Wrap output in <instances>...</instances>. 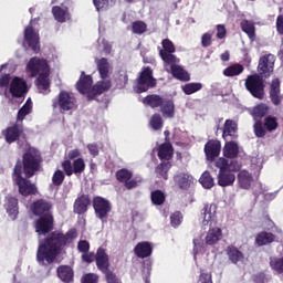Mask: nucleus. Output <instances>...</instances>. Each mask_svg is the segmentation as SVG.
Instances as JSON below:
<instances>
[{"instance_id": "f257e3e1", "label": "nucleus", "mask_w": 283, "mask_h": 283, "mask_svg": "<svg viewBox=\"0 0 283 283\" xmlns=\"http://www.w3.org/2000/svg\"><path fill=\"white\" fill-rule=\"evenodd\" d=\"M78 238L76 228L70 229L66 233L62 231L51 232L44 240L40 241L36 260L39 264H54L57 255L63 253V250Z\"/></svg>"}, {"instance_id": "f03ea898", "label": "nucleus", "mask_w": 283, "mask_h": 283, "mask_svg": "<svg viewBox=\"0 0 283 283\" xmlns=\"http://www.w3.org/2000/svg\"><path fill=\"white\" fill-rule=\"evenodd\" d=\"M27 72L30 73L31 78L38 76L35 85L41 94H50V64H48V60L31 57L27 64Z\"/></svg>"}, {"instance_id": "7ed1b4c3", "label": "nucleus", "mask_w": 283, "mask_h": 283, "mask_svg": "<svg viewBox=\"0 0 283 283\" xmlns=\"http://www.w3.org/2000/svg\"><path fill=\"white\" fill-rule=\"evenodd\" d=\"M12 180L14 185H17L20 196H23V198H28V196H36V193H39L36 184H33L30 178L23 177V167L21 166L20 160L17 161L13 168Z\"/></svg>"}, {"instance_id": "20e7f679", "label": "nucleus", "mask_w": 283, "mask_h": 283, "mask_svg": "<svg viewBox=\"0 0 283 283\" xmlns=\"http://www.w3.org/2000/svg\"><path fill=\"white\" fill-rule=\"evenodd\" d=\"M43 163V156L41 155V151L36 148H29L23 155H22V171L25 176V178H33V176L41 171V165Z\"/></svg>"}, {"instance_id": "39448f33", "label": "nucleus", "mask_w": 283, "mask_h": 283, "mask_svg": "<svg viewBox=\"0 0 283 283\" xmlns=\"http://www.w3.org/2000/svg\"><path fill=\"white\" fill-rule=\"evenodd\" d=\"M280 129V122L275 115H268L263 120L253 124V133L256 138H266V134H273Z\"/></svg>"}, {"instance_id": "423d86ee", "label": "nucleus", "mask_w": 283, "mask_h": 283, "mask_svg": "<svg viewBox=\"0 0 283 283\" xmlns=\"http://www.w3.org/2000/svg\"><path fill=\"white\" fill-rule=\"evenodd\" d=\"M156 85H158V81L154 77V70L151 66H144L136 78V93L143 94L145 92H149V90H154Z\"/></svg>"}, {"instance_id": "0eeeda50", "label": "nucleus", "mask_w": 283, "mask_h": 283, "mask_svg": "<svg viewBox=\"0 0 283 283\" xmlns=\"http://www.w3.org/2000/svg\"><path fill=\"white\" fill-rule=\"evenodd\" d=\"M244 87L253 98L263 101L265 96L264 88L266 85L264 84V77H262V75L258 73L248 75L244 82Z\"/></svg>"}, {"instance_id": "6e6552de", "label": "nucleus", "mask_w": 283, "mask_h": 283, "mask_svg": "<svg viewBox=\"0 0 283 283\" xmlns=\"http://www.w3.org/2000/svg\"><path fill=\"white\" fill-rule=\"evenodd\" d=\"M214 167L219 169V174L217 176L219 187H233V185H235V174L227 170V158H218L214 161Z\"/></svg>"}, {"instance_id": "1a4fd4ad", "label": "nucleus", "mask_w": 283, "mask_h": 283, "mask_svg": "<svg viewBox=\"0 0 283 283\" xmlns=\"http://www.w3.org/2000/svg\"><path fill=\"white\" fill-rule=\"evenodd\" d=\"M33 21H39V18L32 19L30 24L25 27L24 41L34 54H39L41 52V36L39 35V32L34 30V27H32Z\"/></svg>"}, {"instance_id": "9d476101", "label": "nucleus", "mask_w": 283, "mask_h": 283, "mask_svg": "<svg viewBox=\"0 0 283 283\" xmlns=\"http://www.w3.org/2000/svg\"><path fill=\"white\" fill-rule=\"evenodd\" d=\"M258 74L263 78H271L275 70V55L269 53L259 59Z\"/></svg>"}, {"instance_id": "9b49d317", "label": "nucleus", "mask_w": 283, "mask_h": 283, "mask_svg": "<svg viewBox=\"0 0 283 283\" xmlns=\"http://www.w3.org/2000/svg\"><path fill=\"white\" fill-rule=\"evenodd\" d=\"M93 209L95 211L96 218H98V220L102 222H105L112 212V202L103 197H94Z\"/></svg>"}, {"instance_id": "f8f14e48", "label": "nucleus", "mask_w": 283, "mask_h": 283, "mask_svg": "<svg viewBox=\"0 0 283 283\" xmlns=\"http://www.w3.org/2000/svg\"><path fill=\"white\" fill-rule=\"evenodd\" d=\"M161 48H158L159 50V56L161 61H164V65H167V63H180V59H178L176 55H174V52H176V45L171 40L164 39L161 41Z\"/></svg>"}, {"instance_id": "ddd939ff", "label": "nucleus", "mask_w": 283, "mask_h": 283, "mask_svg": "<svg viewBox=\"0 0 283 283\" xmlns=\"http://www.w3.org/2000/svg\"><path fill=\"white\" fill-rule=\"evenodd\" d=\"M52 107L56 109L59 107L62 112H70L76 107V98L67 91H61L57 95V98L53 99Z\"/></svg>"}, {"instance_id": "4468645a", "label": "nucleus", "mask_w": 283, "mask_h": 283, "mask_svg": "<svg viewBox=\"0 0 283 283\" xmlns=\"http://www.w3.org/2000/svg\"><path fill=\"white\" fill-rule=\"evenodd\" d=\"M61 167L65 176H81V174L85 171V159L77 158L74 159L73 163L70 160H64L62 161Z\"/></svg>"}, {"instance_id": "2eb2a0df", "label": "nucleus", "mask_w": 283, "mask_h": 283, "mask_svg": "<svg viewBox=\"0 0 283 283\" xmlns=\"http://www.w3.org/2000/svg\"><path fill=\"white\" fill-rule=\"evenodd\" d=\"M29 90L28 82L19 76L12 78L9 87L12 98H25V94H28Z\"/></svg>"}, {"instance_id": "dca6fc26", "label": "nucleus", "mask_w": 283, "mask_h": 283, "mask_svg": "<svg viewBox=\"0 0 283 283\" xmlns=\"http://www.w3.org/2000/svg\"><path fill=\"white\" fill-rule=\"evenodd\" d=\"M54 206L51 203V201L45 199H38L33 201L30 206L31 212L33 216H36L38 218H41L43 216H53L52 209Z\"/></svg>"}, {"instance_id": "f3484780", "label": "nucleus", "mask_w": 283, "mask_h": 283, "mask_svg": "<svg viewBox=\"0 0 283 283\" xmlns=\"http://www.w3.org/2000/svg\"><path fill=\"white\" fill-rule=\"evenodd\" d=\"M54 230V214L39 217L35 221V231L38 235H48Z\"/></svg>"}, {"instance_id": "a211bd4d", "label": "nucleus", "mask_w": 283, "mask_h": 283, "mask_svg": "<svg viewBox=\"0 0 283 283\" xmlns=\"http://www.w3.org/2000/svg\"><path fill=\"white\" fill-rule=\"evenodd\" d=\"M207 160L213 163L222 151V144L218 139H209L203 148Z\"/></svg>"}, {"instance_id": "6ab92c4d", "label": "nucleus", "mask_w": 283, "mask_h": 283, "mask_svg": "<svg viewBox=\"0 0 283 283\" xmlns=\"http://www.w3.org/2000/svg\"><path fill=\"white\" fill-rule=\"evenodd\" d=\"M103 260L109 262V254H107L104 248H98L96 254L94 252H84V254H82V262H86V264L95 262L97 269L98 263Z\"/></svg>"}, {"instance_id": "aec40b11", "label": "nucleus", "mask_w": 283, "mask_h": 283, "mask_svg": "<svg viewBox=\"0 0 283 283\" xmlns=\"http://www.w3.org/2000/svg\"><path fill=\"white\" fill-rule=\"evenodd\" d=\"M21 134H23V124L15 122L12 126H9L3 130V136L6 138V143L12 145V143H17L21 138Z\"/></svg>"}, {"instance_id": "412c9836", "label": "nucleus", "mask_w": 283, "mask_h": 283, "mask_svg": "<svg viewBox=\"0 0 283 283\" xmlns=\"http://www.w3.org/2000/svg\"><path fill=\"white\" fill-rule=\"evenodd\" d=\"M109 90H112V80L106 78L97 81L91 88V92L87 95V101H94L96 96H101V94H105V92H109Z\"/></svg>"}, {"instance_id": "4be33fe9", "label": "nucleus", "mask_w": 283, "mask_h": 283, "mask_svg": "<svg viewBox=\"0 0 283 283\" xmlns=\"http://www.w3.org/2000/svg\"><path fill=\"white\" fill-rule=\"evenodd\" d=\"M170 65V73L177 81H181V83H189L191 81V74L188 73L185 67L178 65V63H167L164 64V67L167 69Z\"/></svg>"}, {"instance_id": "5701e85b", "label": "nucleus", "mask_w": 283, "mask_h": 283, "mask_svg": "<svg viewBox=\"0 0 283 283\" xmlns=\"http://www.w3.org/2000/svg\"><path fill=\"white\" fill-rule=\"evenodd\" d=\"M270 99L275 107H279V105H282V90H281V82L280 78H273L270 84Z\"/></svg>"}, {"instance_id": "b1692460", "label": "nucleus", "mask_w": 283, "mask_h": 283, "mask_svg": "<svg viewBox=\"0 0 283 283\" xmlns=\"http://www.w3.org/2000/svg\"><path fill=\"white\" fill-rule=\"evenodd\" d=\"M3 207L10 220H17V218H19V199H17V197L7 196Z\"/></svg>"}, {"instance_id": "393cba45", "label": "nucleus", "mask_w": 283, "mask_h": 283, "mask_svg": "<svg viewBox=\"0 0 283 283\" xmlns=\"http://www.w3.org/2000/svg\"><path fill=\"white\" fill-rule=\"evenodd\" d=\"M90 205H92V199H90V195H80L74 201L73 211L74 213H77V216H83L87 213Z\"/></svg>"}, {"instance_id": "a878e982", "label": "nucleus", "mask_w": 283, "mask_h": 283, "mask_svg": "<svg viewBox=\"0 0 283 283\" xmlns=\"http://www.w3.org/2000/svg\"><path fill=\"white\" fill-rule=\"evenodd\" d=\"M98 271L105 275V280L107 283H123L120 279L109 269L111 263L109 261H105L104 259L99 261L98 263Z\"/></svg>"}, {"instance_id": "bb28decb", "label": "nucleus", "mask_w": 283, "mask_h": 283, "mask_svg": "<svg viewBox=\"0 0 283 283\" xmlns=\"http://www.w3.org/2000/svg\"><path fill=\"white\" fill-rule=\"evenodd\" d=\"M93 83L94 80L92 78V75H85V72L82 71L80 80L76 83V90L80 94L88 95L92 92Z\"/></svg>"}, {"instance_id": "cd10ccee", "label": "nucleus", "mask_w": 283, "mask_h": 283, "mask_svg": "<svg viewBox=\"0 0 283 283\" xmlns=\"http://www.w3.org/2000/svg\"><path fill=\"white\" fill-rule=\"evenodd\" d=\"M174 182L184 191H187L193 185V176L189 172H178L174 176Z\"/></svg>"}, {"instance_id": "c85d7f7f", "label": "nucleus", "mask_w": 283, "mask_h": 283, "mask_svg": "<svg viewBox=\"0 0 283 283\" xmlns=\"http://www.w3.org/2000/svg\"><path fill=\"white\" fill-rule=\"evenodd\" d=\"M269 112H271V107L264 103H260L252 107L250 111V116H252L254 123H258V120H263L262 118H266V116H269Z\"/></svg>"}, {"instance_id": "c756f323", "label": "nucleus", "mask_w": 283, "mask_h": 283, "mask_svg": "<svg viewBox=\"0 0 283 283\" xmlns=\"http://www.w3.org/2000/svg\"><path fill=\"white\" fill-rule=\"evenodd\" d=\"M134 253L136 258L145 260V258H149L151 253H154V248L151 247V243L143 241L136 244L134 248Z\"/></svg>"}, {"instance_id": "7c9ffc66", "label": "nucleus", "mask_w": 283, "mask_h": 283, "mask_svg": "<svg viewBox=\"0 0 283 283\" xmlns=\"http://www.w3.org/2000/svg\"><path fill=\"white\" fill-rule=\"evenodd\" d=\"M57 277L64 283L74 282V270L70 265H60L56 269Z\"/></svg>"}, {"instance_id": "2f4dec72", "label": "nucleus", "mask_w": 283, "mask_h": 283, "mask_svg": "<svg viewBox=\"0 0 283 283\" xmlns=\"http://www.w3.org/2000/svg\"><path fill=\"white\" fill-rule=\"evenodd\" d=\"M95 63H96L99 77L103 81L109 78V61L107 60V57H102V59L96 57Z\"/></svg>"}, {"instance_id": "473e14b6", "label": "nucleus", "mask_w": 283, "mask_h": 283, "mask_svg": "<svg viewBox=\"0 0 283 283\" xmlns=\"http://www.w3.org/2000/svg\"><path fill=\"white\" fill-rule=\"evenodd\" d=\"M159 160H171L174 158V146L171 143H164L157 149Z\"/></svg>"}, {"instance_id": "72a5a7b5", "label": "nucleus", "mask_w": 283, "mask_h": 283, "mask_svg": "<svg viewBox=\"0 0 283 283\" xmlns=\"http://www.w3.org/2000/svg\"><path fill=\"white\" fill-rule=\"evenodd\" d=\"M238 182L241 189L249 190L253 184V175L248 170H240L238 174Z\"/></svg>"}, {"instance_id": "f704fd0d", "label": "nucleus", "mask_w": 283, "mask_h": 283, "mask_svg": "<svg viewBox=\"0 0 283 283\" xmlns=\"http://www.w3.org/2000/svg\"><path fill=\"white\" fill-rule=\"evenodd\" d=\"M275 242V234L273 232L262 231L255 237L256 247H266L268 244H273Z\"/></svg>"}, {"instance_id": "c9c22d12", "label": "nucleus", "mask_w": 283, "mask_h": 283, "mask_svg": "<svg viewBox=\"0 0 283 283\" xmlns=\"http://www.w3.org/2000/svg\"><path fill=\"white\" fill-rule=\"evenodd\" d=\"M238 138V124L232 119H227L223 125L222 138Z\"/></svg>"}, {"instance_id": "e433bc0d", "label": "nucleus", "mask_w": 283, "mask_h": 283, "mask_svg": "<svg viewBox=\"0 0 283 283\" xmlns=\"http://www.w3.org/2000/svg\"><path fill=\"white\" fill-rule=\"evenodd\" d=\"M52 14L57 23H65V21H70V9H67V7L61 8L59 6H54L52 8Z\"/></svg>"}, {"instance_id": "4c0bfd02", "label": "nucleus", "mask_w": 283, "mask_h": 283, "mask_svg": "<svg viewBox=\"0 0 283 283\" xmlns=\"http://www.w3.org/2000/svg\"><path fill=\"white\" fill-rule=\"evenodd\" d=\"M222 240V229L220 228H211L209 229L206 235V244L209 247H213V244H218Z\"/></svg>"}, {"instance_id": "58836bf2", "label": "nucleus", "mask_w": 283, "mask_h": 283, "mask_svg": "<svg viewBox=\"0 0 283 283\" xmlns=\"http://www.w3.org/2000/svg\"><path fill=\"white\" fill-rule=\"evenodd\" d=\"M226 253L232 264H238V262H242V260H244V253L234 245H228Z\"/></svg>"}, {"instance_id": "ea45409f", "label": "nucleus", "mask_w": 283, "mask_h": 283, "mask_svg": "<svg viewBox=\"0 0 283 283\" xmlns=\"http://www.w3.org/2000/svg\"><path fill=\"white\" fill-rule=\"evenodd\" d=\"M218 207L216 205H206L202 209V224L207 227L209 222H212L213 218H216V211Z\"/></svg>"}, {"instance_id": "a19ab883", "label": "nucleus", "mask_w": 283, "mask_h": 283, "mask_svg": "<svg viewBox=\"0 0 283 283\" xmlns=\"http://www.w3.org/2000/svg\"><path fill=\"white\" fill-rule=\"evenodd\" d=\"M160 112L164 118H174V116H176L174 99H164V103L160 106Z\"/></svg>"}, {"instance_id": "79ce46f5", "label": "nucleus", "mask_w": 283, "mask_h": 283, "mask_svg": "<svg viewBox=\"0 0 283 283\" xmlns=\"http://www.w3.org/2000/svg\"><path fill=\"white\" fill-rule=\"evenodd\" d=\"M238 154H240V148L235 142H227L223 147V156L224 158H238Z\"/></svg>"}, {"instance_id": "37998d69", "label": "nucleus", "mask_w": 283, "mask_h": 283, "mask_svg": "<svg viewBox=\"0 0 283 283\" xmlns=\"http://www.w3.org/2000/svg\"><path fill=\"white\" fill-rule=\"evenodd\" d=\"M32 114V99L28 98L24 105L18 111L17 114V123L23 125V120H25V116H30Z\"/></svg>"}, {"instance_id": "c03bdc74", "label": "nucleus", "mask_w": 283, "mask_h": 283, "mask_svg": "<svg viewBox=\"0 0 283 283\" xmlns=\"http://www.w3.org/2000/svg\"><path fill=\"white\" fill-rule=\"evenodd\" d=\"M244 72V65L240 63H234L223 70V76L228 78H233V76H240Z\"/></svg>"}, {"instance_id": "a18cd8bd", "label": "nucleus", "mask_w": 283, "mask_h": 283, "mask_svg": "<svg viewBox=\"0 0 283 283\" xmlns=\"http://www.w3.org/2000/svg\"><path fill=\"white\" fill-rule=\"evenodd\" d=\"M169 169H171V163L163 161L155 168V174L157 178H163V180H169Z\"/></svg>"}, {"instance_id": "49530a36", "label": "nucleus", "mask_w": 283, "mask_h": 283, "mask_svg": "<svg viewBox=\"0 0 283 283\" xmlns=\"http://www.w3.org/2000/svg\"><path fill=\"white\" fill-rule=\"evenodd\" d=\"M165 98H163L160 95L157 94H151L147 95L144 99L143 103L144 105H148L153 109H156V107H161Z\"/></svg>"}, {"instance_id": "de8ad7c7", "label": "nucleus", "mask_w": 283, "mask_h": 283, "mask_svg": "<svg viewBox=\"0 0 283 283\" xmlns=\"http://www.w3.org/2000/svg\"><path fill=\"white\" fill-rule=\"evenodd\" d=\"M241 30L244 32L251 41L255 40V24L251 22L250 20H242L241 23Z\"/></svg>"}, {"instance_id": "09e8293b", "label": "nucleus", "mask_w": 283, "mask_h": 283, "mask_svg": "<svg viewBox=\"0 0 283 283\" xmlns=\"http://www.w3.org/2000/svg\"><path fill=\"white\" fill-rule=\"evenodd\" d=\"M202 90V83L200 82H191L181 86V92L186 94V96H191V94H196V92H200Z\"/></svg>"}, {"instance_id": "8fccbe9b", "label": "nucleus", "mask_w": 283, "mask_h": 283, "mask_svg": "<svg viewBox=\"0 0 283 283\" xmlns=\"http://www.w3.org/2000/svg\"><path fill=\"white\" fill-rule=\"evenodd\" d=\"M150 200L155 207H160L165 205L167 196L163 192V190H154L150 192Z\"/></svg>"}, {"instance_id": "3c124183", "label": "nucleus", "mask_w": 283, "mask_h": 283, "mask_svg": "<svg viewBox=\"0 0 283 283\" xmlns=\"http://www.w3.org/2000/svg\"><path fill=\"white\" fill-rule=\"evenodd\" d=\"M199 182L205 189H213V187L216 186V180L209 171H205L201 175Z\"/></svg>"}, {"instance_id": "603ef678", "label": "nucleus", "mask_w": 283, "mask_h": 283, "mask_svg": "<svg viewBox=\"0 0 283 283\" xmlns=\"http://www.w3.org/2000/svg\"><path fill=\"white\" fill-rule=\"evenodd\" d=\"M149 125L151 127V129H154L155 132H160V129H163L165 122L163 120V116L158 113H155L149 120Z\"/></svg>"}, {"instance_id": "864d4df0", "label": "nucleus", "mask_w": 283, "mask_h": 283, "mask_svg": "<svg viewBox=\"0 0 283 283\" xmlns=\"http://www.w3.org/2000/svg\"><path fill=\"white\" fill-rule=\"evenodd\" d=\"M132 32L133 34H138L140 36L147 32V24L143 20L134 21L132 22Z\"/></svg>"}, {"instance_id": "5fc2aeb1", "label": "nucleus", "mask_w": 283, "mask_h": 283, "mask_svg": "<svg viewBox=\"0 0 283 283\" xmlns=\"http://www.w3.org/2000/svg\"><path fill=\"white\" fill-rule=\"evenodd\" d=\"M115 177H116V180H118V182L125 184L127 180H132V178L134 177V174L129 171L127 168H122L116 171Z\"/></svg>"}, {"instance_id": "6e6d98bb", "label": "nucleus", "mask_w": 283, "mask_h": 283, "mask_svg": "<svg viewBox=\"0 0 283 283\" xmlns=\"http://www.w3.org/2000/svg\"><path fill=\"white\" fill-rule=\"evenodd\" d=\"M270 266L272 271L279 273V275L283 274V256L282 258H270Z\"/></svg>"}, {"instance_id": "4d7b16f0", "label": "nucleus", "mask_w": 283, "mask_h": 283, "mask_svg": "<svg viewBox=\"0 0 283 283\" xmlns=\"http://www.w3.org/2000/svg\"><path fill=\"white\" fill-rule=\"evenodd\" d=\"M63 182H65V172H63V170L60 169L55 170L52 176V185L54 187H61Z\"/></svg>"}, {"instance_id": "13d9d810", "label": "nucleus", "mask_w": 283, "mask_h": 283, "mask_svg": "<svg viewBox=\"0 0 283 283\" xmlns=\"http://www.w3.org/2000/svg\"><path fill=\"white\" fill-rule=\"evenodd\" d=\"M226 170L230 171V174H234V176L235 174L241 171L240 169H242V165L238 160L229 161L228 159H226Z\"/></svg>"}, {"instance_id": "bf43d9fd", "label": "nucleus", "mask_w": 283, "mask_h": 283, "mask_svg": "<svg viewBox=\"0 0 283 283\" xmlns=\"http://www.w3.org/2000/svg\"><path fill=\"white\" fill-rule=\"evenodd\" d=\"M182 212L180 211H175L174 213L170 214V224L174 227V229H178L179 226L182 224Z\"/></svg>"}, {"instance_id": "052dcab7", "label": "nucleus", "mask_w": 283, "mask_h": 283, "mask_svg": "<svg viewBox=\"0 0 283 283\" xmlns=\"http://www.w3.org/2000/svg\"><path fill=\"white\" fill-rule=\"evenodd\" d=\"M212 39H213V31L212 32L203 33L202 36H201V45H202V48L211 46V43H213Z\"/></svg>"}, {"instance_id": "680f3d73", "label": "nucleus", "mask_w": 283, "mask_h": 283, "mask_svg": "<svg viewBox=\"0 0 283 283\" xmlns=\"http://www.w3.org/2000/svg\"><path fill=\"white\" fill-rule=\"evenodd\" d=\"M82 283H98V274L87 273L82 276Z\"/></svg>"}, {"instance_id": "e2e57ef3", "label": "nucleus", "mask_w": 283, "mask_h": 283, "mask_svg": "<svg viewBox=\"0 0 283 283\" xmlns=\"http://www.w3.org/2000/svg\"><path fill=\"white\" fill-rule=\"evenodd\" d=\"M77 251L82 254L90 252V241L80 240L77 243Z\"/></svg>"}, {"instance_id": "0e129e2a", "label": "nucleus", "mask_w": 283, "mask_h": 283, "mask_svg": "<svg viewBox=\"0 0 283 283\" xmlns=\"http://www.w3.org/2000/svg\"><path fill=\"white\" fill-rule=\"evenodd\" d=\"M86 147H87L88 153L91 154V156H92L93 158H96V156H98V154H99L98 144H96V143L87 144Z\"/></svg>"}, {"instance_id": "69168bd1", "label": "nucleus", "mask_w": 283, "mask_h": 283, "mask_svg": "<svg viewBox=\"0 0 283 283\" xmlns=\"http://www.w3.org/2000/svg\"><path fill=\"white\" fill-rule=\"evenodd\" d=\"M198 283H213L211 273L201 272L198 279Z\"/></svg>"}, {"instance_id": "338daca9", "label": "nucleus", "mask_w": 283, "mask_h": 283, "mask_svg": "<svg viewBox=\"0 0 283 283\" xmlns=\"http://www.w3.org/2000/svg\"><path fill=\"white\" fill-rule=\"evenodd\" d=\"M216 29H217V39L227 38V27L224 24H218Z\"/></svg>"}, {"instance_id": "774afa93", "label": "nucleus", "mask_w": 283, "mask_h": 283, "mask_svg": "<svg viewBox=\"0 0 283 283\" xmlns=\"http://www.w3.org/2000/svg\"><path fill=\"white\" fill-rule=\"evenodd\" d=\"M276 32L280 36H283V14H280L276 18Z\"/></svg>"}]
</instances>
